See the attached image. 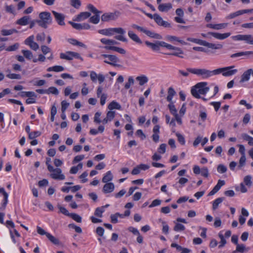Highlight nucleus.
<instances>
[{"label": "nucleus", "instance_id": "1", "mask_svg": "<svg viewBox=\"0 0 253 253\" xmlns=\"http://www.w3.org/2000/svg\"><path fill=\"white\" fill-rule=\"evenodd\" d=\"M100 34L106 36H112L115 33L120 34V35L116 36L115 38L119 41L124 42H127V39L124 36L126 33V31L122 28H110L108 29H101L98 31Z\"/></svg>", "mask_w": 253, "mask_h": 253}, {"label": "nucleus", "instance_id": "2", "mask_svg": "<svg viewBox=\"0 0 253 253\" xmlns=\"http://www.w3.org/2000/svg\"><path fill=\"white\" fill-rule=\"evenodd\" d=\"M207 82H200L193 86L191 89L192 95L196 98H201L200 94H206L210 89Z\"/></svg>", "mask_w": 253, "mask_h": 253}, {"label": "nucleus", "instance_id": "3", "mask_svg": "<svg viewBox=\"0 0 253 253\" xmlns=\"http://www.w3.org/2000/svg\"><path fill=\"white\" fill-rule=\"evenodd\" d=\"M39 17L40 19L36 20L37 23L44 29H46L52 23V18L49 12H41L39 13Z\"/></svg>", "mask_w": 253, "mask_h": 253}, {"label": "nucleus", "instance_id": "4", "mask_svg": "<svg viewBox=\"0 0 253 253\" xmlns=\"http://www.w3.org/2000/svg\"><path fill=\"white\" fill-rule=\"evenodd\" d=\"M187 71L192 74L208 78L214 75V70L210 71L206 69L187 68Z\"/></svg>", "mask_w": 253, "mask_h": 253}, {"label": "nucleus", "instance_id": "5", "mask_svg": "<svg viewBox=\"0 0 253 253\" xmlns=\"http://www.w3.org/2000/svg\"><path fill=\"white\" fill-rule=\"evenodd\" d=\"M234 66H231L224 68H218L214 70V75H218L222 73L224 77H229L235 74L237 72V69H233Z\"/></svg>", "mask_w": 253, "mask_h": 253}, {"label": "nucleus", "instance_id": "6", "mask_svg": "<svg viewBox=\"0 0 253 253\" xmlns=\"http://www.w3.org/2000/svg\"><path fill=\"white\" fill-rule=\"evenodd\" d=\"M132 27L145 34L147 36H148V37H149L150 38L158 39V40H161L162 39V36L161 35H160L158 33H156L155 32H152L151 31H149L143 27H140L136 24H133L132 25Z\"/></svg>", "mask_w": 253, "mask_h": 253}, {"label": "nucleus", "instance_id": "7", "mask_svg": "<svg viewBox=\"0 0 253 253\" xmlns=\"http://www.w3.org/2000/svg\"><path fill=\"white\" fill-rule=\"evenodd\" d=\"M60 57L61 59L67 60H72L74 58L79 59L81 61L83 60V58L80 56L79 53L70 51H67L65 53H61L60 54Z\"/></svg>", "mask_w": 253, "mask_h": 253}, {"label": "nucleus", "instance_id": "8", "mask_svg": "<svg viewBox=\"0 0 253 253\" xmlns=\"http://www.w3.org/2000/svg\"><path fill=\"white\" fill-rule=\"evenodd\" d=\"M50 172H52L50 174V177L56 180H64L65 178V175L62 173V170L60 168L54 169L52 167V170H48Z\"/></svg>", "mask_w": 253, "mask_h": 253}, {"label": "nucleus", "instance_id": "9", "mask_svg": "<svg viewBox=\"0 0 253 253\" xmlns=\"http://www.w3.org/2000/svg\"><path fill=\"white\" fill-rule=\"evenodd\" d=\"M232 38L235 41H244L247 43L253 44V38L251 35H238L233 36Z\"/></svg>", "mask_w": 253, "mask_h": 253}, {"label": "nucleus", "instance_id": "10", "mask_svg": "<svg viewBox=\"0 0 253 253\" xmlns=\"http://www.w3.org/2000/svg\"><path fill=\"white\" fill-rule=\"evenodd\" d=\"M52 13L54 15L55 21L59 25L64 26L65 25L64 22L65 16L64 14L54 10L52 11Z\"/></svg>", "mask_w": 253, "mask_h": 253}, {"label": "nucleus", "instance_id": "11", "mask_svg": "<svg viewBox=\"0 0 253 253\" xmlns=\"http://www.w3.org/2000/svg\"><path fill=\"white\" fill-rule=\"evenodd\" d=\"M117 13L119 14V12H111V13H105L103 14L101 16V20L103 22H108L110 20H114L116 19L118 15Z\"/></svg>", "mask_w": 253, "mask_h": 253}, {"label": "nucleus", "instance_id": "12", "mask_svg": "<svg viewBox=\"0 0 253 253\" xmlns=\"http://www.w3.org/2000/svg\"><path fill=\"white\" fill-rule=\"evenodd\" d=\"M90 77L93 82H96L97 80H98L100 84L104 82L105 80V77L103 74H99L97 75L94 71L90 72Z\"/></svg>", "mask_w": 253, "mask_h": 253}, {"label": "nucleus", "instance_id": "13", "mask_svg": "<svg viewBox=\"0 0 253 253\" xmlns=\"http://www.w3.org/2000/svg\"><path fill=\"white\" fill-rule=\"evenodd\" d=\"M108 60H104V62L107 64H110L115 67H119L120 65L117 64V63L119 62V59L118 57L114 55H110L108 58Z\"/></svg>", "mask_w": 253, "mask_h": 253}, {"label": "nucleus", "instance_id": "14", "mask_svg": "<svg viewBox=\"0 0 253 253\" xmlns=\"http://www.w3.org/2000/svg\"><path fill=\"white\" fill-rule=\"evenodd\" d=\"M209 34L212 36L215 39H218V40H224L228 37H229L231 35L230 33H226L224 34H220L218 33H215V32H210L209 33Z\"/></svg>", "mask_w": 253, "mask_h": 253}, {"label": "nucleus", "instance_id": "15", "mask_svg": "<svg viewBox=\"0 0 253 253\" xmlns=\"http://www.w3.org/2000/svg\"><path fill=\"white\" fill-rule=\"evenodd\" d=\"M225 184V181L222 180H219L217 184L214 187L212 190L209 193L208 196H212L215 194L220 189L221 187Z\"/></svg>", "mask_w": 253, "mask_h": 253}, {"label": "nucleus", "instance_id": "16", "mask_svg": "<svg viewBox=\"0 0 253 253\" xmlns=\"http://www.w3.org/2000/svg\"><path fill=\"white\" fill-rule=\"evenodd\" d=\"M253 9H245V10H240L235 12L231 13L230 15L228 16V18L230 19L234 18L238 16L243 14L244 13H247L249 12H252Z\"/></svg>", "mask_w": 253, "mask_h": 253}, {"label": "nucleus", "instance_id": "17", "mask_svg": "<svg viewBox=\"0 0 253 253\" xmlns=\"http://www.w3.org/2000/svg\"><path fill=\"white\" fill-rule=\"evenodd\" d=\"M114 184L112 182L106 183L103 187V192L104 193H109L114 191Z\"/></svg>", "mask_w": 253, "mask_h": 253}, {"label": "nucleus", "instance_id": "18", "mask_svg": "<svg viewBox=\"0 0 253 253\" xmlns=\"http://www.w3.org/2000/svg\"><path fill=\"white\" fill-rule=\"evenodd\" d=\"M251 74H253V70L252 69H250L245 72L242 75L240 82L243 83L248 81L250 79Z\"/></svg>", "mask_w": 253, "mask_h": 253}, {"label": "nucleus", "instance_id": "19", "mask_svg": "<svg viewBox=\"0 0 253 253\" xmlns=\"http://www.w3.org/2000/svg\"><path fill=\"white\" fill-rule=\"evenodd\" d=\"M90 15L91 14L88 12H81L77 16L74 20L77 21H81L90 17Z\"/></svg>", "mask_w": 253, "mask_h": 253}, {"label": "nucleus", "instance_id": "20", "mask_svg": "<svg viewBox=\"0 0 253 253\" xmlns=\"http://www.w3.org/2000/svg\"><path fill=\"white\" fill-rule=\"evenodd\" d=\"M104 48L106 50H113L122 54H125L126 52V50L124 49L119 47L114 46H105Z\"/></svg>", "mask_w": 253, "mask_h": 253}, {"label": "nucleus", "instance_id": "21", "mask_svg": "<svg viewBox=\"0 0 253 253\" xmlns=\"http://www.w3.org/2000/svg\"><path fill=\"white\" fill-rule=\"evenodd\" d=\"M30 19L29 16H25L18 19L16 21V24L21 26H25L29 23Z\"/></svg>", "mask_w": 253, "mask_h": 253}, {"label": "nucleus", "instance_id": "22", "mask_svg": "<svg viewBox=\"0 0 253 253\" xmlns=\"http://www.w3.org/2000/svg\"><path fill=\"white\" fill-rule=\"evenodd\" d=\"M172 8L170 3L160 4L158 6V9L161 12L168 11Z\"/></svg>", "mask_w": 253, "mask_h": 253}, {"label": "nucleus", "instance_id": "23", "mask_svg": "<svg viewBox=\"0 0 253 253\" xmlns=\"http://www.w3.org/2000/svg\"><path fill=\"white\" fill-rule=\"evenodd\" d=\"M128 36L134 42L137 43L141 44L142 41L138 36L134 33L132 31H129L128 32Z\"/></svg>", "mask_w": 253, "mask_h": 253}, {"label": "nucleus", "instance_id": "24", "mask_svg": "<svg viewBox=\"0 0 253 253\" xmlns=\"http://www.w3.org/2000/svg\"><path fill=\"white\" fill-rule=\"evenodd\" d=\"M100 42L106 46H112V45L117 44L118 42L114 40L107 39L102 38L100 40Z\"/></svg>", "mask_w": 253, "mask_h": 253}, {"label": "nucleus", "instance_id": "25", "mask_svg": "<svg viewBox=\"0 0 253 253\" xmlns=\"http://www.w3.org/2000/svg\"><path fill=\"white\" fill-rule=\"evenodd\" d=\"M158 44H159V47H165L169 49H177L178 51H180L179 49L176 48V46H174L171 44H168L163 41H158Z\"/></svg>", "mask_w": 253, "mask_h": 253}, {"label": "nucleus", "instance_id": "26", "mask_svg": "<svg viewBox=\"0 0 253 253\" xmlns=\"http://www.w3.org/2000/svg\"><path fill=\"white\" fill-rule=\"evenodd\" d=\"M203 45L212 49H220L222 47V45L221 44H216L214 43L208 42L205 41L204 42Z\"/></svg>", "mask_w": 253, "mask_h": 253}, {"label": "nucleus", "instance_id": "27", "mask_svg": "<svg viewBox=\"0 0 253 253\" xmlns=\"http://www.w3.org/2000/svg\"><path fill=\"white\" fill-rule=\"evenodd\" d=\"M168 93L167 100L168 102H171L173 97L176 94V92L172 87H170L168 88Z\"/></svg>", "mask_w": 253, "mask_h": 253}, {"label": "nucleus", "instance_id": "28", "mask_svg": "<svg viewBox=\"0 0 253 253\" xmlns=\"http://www.w3.org/2000/svg\"><path fill=\"white\" fill-rule=\"evenodd\" d=\"M145 43L147 46L149 47L154 51H158L160 50V48L159 47V44H158V41H157L155 43H152L148 41H145Z\"/></svg>", "mask_w": 253, "mask_h": 253}, {"label": "nucleus", "instance_id": "29", "mask_svg": "<svg viewBox=\"0 0 253 253\" xmlns=\"http://www.w3.org/2000/svg\"><path fill=\"white\" fill-rule=\"evenodd\" d=\"M64 70V68L62 66L56 65L53 67H49L47 69V71L48 72H62Z\"/></svg>", "mask_w": 253, "mask_h": 253}, {"label": "nucleus", "instance_id": "30", "mask_svg": "<svg viewBox=\"0 0 253 253\" xmlns=\"http://www.w3.org/2000/svg\"><path fill=\"white\" fill-rule=\"evenodd\" d=\"M113 178V176L111 171H108L103 177L102 182L103 183H109L108 182L111 181Z\"/></svg>", "mask_w": 253, "mask_h": 253}, {"label": "nucleus", "instance_id": "31", "mask_svg": "<svg viewBox=\"0 0 253 253\" xmlns=\"http://www.w3.org/2000/svg\"><path fill=\"white\" fill-rule=\"evenodd\" d=\"M108 108L110 110L115 109L120 110L121 108V106L118 102L113 101L109 104Z\"/></svg>", "mask_w": 253, "mask_h": 253}, {"label": "nucleus", "instance_id": "32", "mask_svg": "<svg viewBox=\"0 0 253 253\" xmlns=\"http://www.w3.org/2000/svg\"><path fill=\"white\" fill-rule=\"evenodd\" d=\"M136 80L139 81L140 85H143L148 81V78L145 76H138L136 78Z\"/></svg>", "mask_w": 253, "mask_h": 253}, {"label": "nucleus", "instance_id": "33", "mask_svg": "<svg viewBox=\"0 0 253 253\" xmlns=\"http://www.w3.org/2000/svg\"><path fill=\"white\" fill-rule=\"evenodd\" d=\"M68 42L74 45L81 46L83 47L86 48V45L83 42L78 41L77 40L74 39H70L68 40Z\"/></svg>", "mask_w": 253, "mask_h": 253}, {"label": "nucleus", "instance_id": "34", "mask_svg": "<svg viewBox=\"0 0 253 253\" xmlns=\"http://www.w3.org/2000/svg\"><path fill=\"white\" fill-rule=\"evenodd\" d=\"M18 31L15 29H12L9 30L3 29L1 31V34L2 36H8L12 35L13 33H16Z\"/></svg>", "mask_w": 253, "mask_h": 253}, {"label": "nucleus", "instance_id": "35", "mask_svg": "<svg viewBox=\"0 0 253 253\" xmlns=\"http://www.w3.org/2000/svg\"><path fill=\"white\" fill-rule=\"evenodd\" d=\"M21 52L23 54L24 57L28 60H31L33 57V54L30 50H22Z\"/></svg>", "mask_w": 253, "mask_h": 253}, {"label": "nucleus", "instance_id": "36", "mask_svg": "<svg viewBox=\"0 0 253 253\" xmlns=\"http://www.w3.org/2000/svg\"><path fill=\"white\" fill-rule=\"evenodd\" d=\"M224 199V198L221 197L216 199L214 200L212 204V209L213 210H215L218 207L219 204H220Z\"/></svg>", "mask_w": 253, "mask_h": 253}, {"label": "nucleus", "instance_id": "37", "mask_svg": "<svg viewBox=\"0 0 253 253\" xmlns=\"http://www.w3.org/2000/svg\"><path fill=\"white\" fill-rule=\"evenodd\" d=\"M242 138L247 141H248V144L250 145H253V138L249 136L246 133H243L242 134Z\"/></svg>", "mask_w": 253, "mask_h": 253}, {"label": "nucleus", "instance_id": "38", "mask_svg": "<svg viewBox=\"0 0 253 253\" xmlns=\"http://www.w3.org/2000/svg\"><path fill=\"white\" fill-rule=\"evenodd\" d=\"M252 53H253L252 51L240 52H238V53L232 54L231 55V58H235V57H240L241 56L252 54Z\"/></svg>", "mask_w": 253, "mask_h": 253}, {"label": "nucleus", "instance_id": "39", "mask_svg": "<svg viewBox=\"0 0 253 253\" xmlns=\"http://www.w3.org/2000/svg\"><path fill=\"white\" fill-rule=\"evenodd\" d=\"M176 48L179 49L180 51H178L177 49H173L174 50H175V51L173 52L172 53H169L168 54L177 56L182 58H183V56L180 55V54H183V51H182V50L181 48L177 47H176Z\"/></svg>", "mask_w": 253, "mask_h": 253}, {"label": "nucleus", "instance_id": "40", "mask_svg": "<svg viewBox=\"0 0 253 253\" xmlns=\"http://www.w3.org/2000/svg\"><path fill=\"white\" fill-rule=\"evenodd\" d=\"M100 20L99 14H95L89 18V21L94 24H98Z\"/></svg>", "mask_w": 253, "mask_h": 253}, {"label": "nucleus", "instance_id": "41", "mask_svg": "<svg viewBox=\"0 0 253 253\" xmlns=\"http://www.w3.org/2000/svg\"><path fill=\"white\" fill-rule=\"evenodd\" d=\"M48 240L52 242L53 244L55 245H59V241L58 239L56 238L55 237L51 235L50 233L47 234L46 236Z\"/></svg>", "mask_w": 253, "mask_h": 253}, {"label": "nucleus", "instance_id": "42", "mask_svg": "<svg viewBox=\"0 0 253 253\" xmlns=\"http://www.w3.org/2000/svg\"><path fill=\"white\" fill-rule=\"evenodd\" d=\"M69 216L71 217L73 220L78 223H81L82 222V217L77 213H71L70 214Z\"/></svg>", "mask_w": 253, "mask_h": 253}, {"label": "nucleus", "instance_id": "43", "mask_svg": "<svg viewBox=\"0 0 253 253\" xmlns=\"http://www.w3.org/2000/svg\"><path fill=\"white\" fill-rule=\"evenodd\" d=\"M226 25H227V24H226V23L214 24V25L210 24L209 26V27L212 29H213L219 30L222 28H225L226 26Z\"/></svg>", "mask_w": 253, "mask_h": 253}, {"label": "nucleus", "instance_id": "44", "mask_svg": "<svg viewBox=\"0 0 253 253\" xmlns=\"http://www.w3.org/2000/svg\"><path fill=\"white\" fill-rule=\"evenodd\" d=\"M6 77L10 79H21V76L20 74L9 73L6 75Z\"/></svg>", "mask_w": 253, "mask_h": 253}, {"label": "nucleus", "instance_id": "45", "mask_svg": "<svg viewBox=\"0 0 253 253\" xmlns=\"http://www.w3.org/2000/svg\"><path fill=\"white\" fill-rule=\"evenodd\" d=\"M104 210L103 208L98 207L94 211V215L96 216L102 217V213L104 212Z\"/></svg>", "mask_w": 253, "mask_h": 253}, {"label": "nucleus", "instance_id": "46", "mask_svg": "<svg viewBox=\"0 0 253 253\" xmlns=\"http://www.w3.org/2000/svg\"><path fill=\"white\" fill-rule=\"evenodd\" d=\"M47 94H53L55 95H58L59 94L58 90L55 87L53 86H51L49 87L47 89H46Z\"/></svg>", "mask_w": 253, "mask_h": 253}, {"label": "nucleus", "instance_id": "47", "mask_svg": "<svg viewBox=\"0 0 253 253\" xmlns=\"http://www.w3.org/2000/svg\"><path fill=\"white\" fill-rule=\"evenodd\" d=\"M170 103L168 105V108L169 109L170 112L171 114H172L173 116L177 114V110L175 107L174 105L173 104V102H170Z\"/></svg>", "mask_w": 253, "mask_h": 253}, {"label": "nucleus", "instance_id": "48", "mask_svg": "<svg viewBox=\"0 0 253 253\" xmlns=\"http://www.w3.org/2000/svg\"><path fill=\"white\" fill-rule=\"evenodd\" d=\"M71 5L75 8L78 9L81 5V2L80 0H71Z\"/></svg>", "mask_w": 253, "mask_h": 253}, {"label": "nucleus", "instance_id": "49", "mask_svg": "<svg viewBox=\"0 0 253 253\" xmlns=\"http://www.w3.org/2000/svg\"><path fill=\"white\" fill-rule=\"evenodd\" d=\"M187 40L189 42H191L202 45H203L204 42V41L198 39H195V38H188L187 39Z\"/></svg>", "mask_w": 253, "mask_h": 253}, {"label": "nucleus", "instance_id": "50", "mask_svg": "<svg viewBox=\"0 0 253 253\" xmlns=\"http://www.w3.org/2000/svg\"><path fill=\"white\" fill-rule=\"evenodd\" d=\"M185 229V226L180 223H176L174 227H173V230L175 231H184Z\"/></svg>", "mask_w": 253, "mask_h": 253}, {"label": "nucleus", "instance_id": "51", "mask_svg": "<svg viewBox=\"0 0 253 253\" xmlns=\"http://www.w3.org/2000/svg\"><path fill=\"white\" fill-rule=\"evenodd\" d=\"M41 134V132L39 131H35L33 132H31L29 134V138L30 139H33L36 137H37L39 136H40Z\"/></svg>", "mask_w": 253, "mask_h": 253}, {"label": "nucleus", "instance_id": "52", "mask_svg": "<svg viewBox=\"0 0 253 253\" xmlns=\"http://www.w3.org/2000/svg\"><path fill=\"white\" fill-rule=\"evenodd\" d=\"M58 208L59 209L60 212L66 216H69L70 213L68 211L63 207H62L60 205H58Z\"/></svg>", "mask_w": 253, "mask_h": 253}, {"label": "nucleus", "instance_id": "53", "mask_svg": "<svg viewBox=\"0 0 253 253\" xmlns=\"http://www.w3.org/2000/svg\"><path fill=\"white\" fill-rule=\"evenodd\" d=\"M236 249L233 251V253H236V252L243 253L245 250V246L243 244H238L236 245Z\"/></svg>", "mask_w": 253, "mask_h": 253}, {"label": "nucleus", "instance_id": "54", "mask_svg": "<svg viewBox=\"0 0 253 253\" xmlns=\"http://www.w3.org/2000/svg\"><path fill=\"white\" fill-rule=\"evenodd\" d=\"M87 8L94 14H100L101 11L97 10L92 4H89L87 5Z\"/></svg>", "mask_w": 253, "mask_h": 253}, {"label": "nucleus", "instance_id": "55", "mask_svg": "<svg viewBox=\"0 0 253 253\" xmlns=\"http://www.w3.org/2000/svg\"><path fill=\"white\" fill-rule=\"evenodd\" d=\"M133 84L134 80L132 77H129L128 79V82L125 84V88L126 89H128L131 85Z\"/></svg>", "mask_w": 253, "mask_h": 253}, {"label": "nucleus", "instance_id": "56", "mask_svg": "<svg viewBox=\"0 0 253 253\" xmlns=\"http://www.w3.org/2000/svg\"><path fill=\"white\" fill-rule=\"evenodd\" d=\"M154 20L159 26H161V23H162L164 21L162 18L159 14L156 13H155V16H154Z\"/></svg>", "mask_w": 253, "mask_h": 253}, {"label": "nucleus", "instance_id": "57", "mask_svg": "<svg viewBox=\"0 0 253 253\" xmlns=\"http://www.w3.org/2000/svg\"><path fill=\"white\" fill-rule=\"evenodd\" d=\"M176 135L177 137L178 142L182 145H184L185 143V138L182 135L179 133H176Z\"/></svg>", "mask_w": 253, "mask_h": 253}, {"label": "nucleus", "instance_id": "58", "mask_svg": "<svg viewBox=\"0 0 253 253\" xmlns=\"http://www.w3.org/2000/svg\"><path fill=\"white\" fill-rule=\"evenodd\" d=\"M218 172L220 173H225L227 171V168L223 165H219L217 168Z\"/></svg>", "mask_w": 253, "mask_h": 253}, {"label": "nucleus", "instance_id": "59", "mask_svg": "<svg viewBox=\"0 0 253 253\" xmlns=\"http://www.w3.org/2000/svg\"><path fill=\"white\" fill-rule=\"evenodd\" d=\"M19 44L18 43H16L11 46H8L6 50L8 51H15L18 48Z\"/></svg>", "mask_w": 253, "mask_h": 253}, {"label": "nucleus", "instance_id": "60", "mask_svg": "<svg viewBox=\"0 0 253 253\" xmlns=\"http://www.w3.org/2000/svg\"><path fill=\"white\" fill-rule=\"evenodd\" d=\"M252 176L250 175H247L245 177L244 179V182L247 186H251L252 184Z\"/></svg>", "mask_w": 253, "mask_h": 253}, {"label": "nucleus", "instance_id": "61", "mask_svg": "<svg viewBox=\"0 0 253 253\" xmlns=\"http://www.w3.org/2000/svg\"><path fill=\"white\" fill-rule=\"evenodd\" d=\"M69 23L75 29L82 30V24L74 23L72 21H69Z\"/></svg>", "mask_w": 253, "mask_h": 253}, {"label": "nucleus", "instance_id": "62", "mask_svg": "<svg viewBox=\"0 0 253 253\" xmlns=\"http://www.w3.org/2000/svg\"><path fill=\"white\" fill-rule=\"evenodd\" d=\"M115 116V112L114 111H108L107 113L106 117L109 121H111Z\"/></svg>", "mask_w": 253, "mask_h": 253}, {"label": "nucleus", "instance_id": "63", "mask_svg": "<svg viewBox=\"0 0 253 253\" xmlns=\"http://www.w3.org/2000/svg\"><path fill=\"white\" fill-rule=\"evenodd\" d=\"M201 174L203 176L208 177L209 174L208 169L207 167H203L202 168Z\"/></svg>", "mask_w": 253, "mask_h": 253}, {"label": "nucleus", "instance_id": "64", "mask_svg": "<svg viewBox=\"0 0 253 253\" xmlns=\"http://www.w3.org/2000/svg\"><path fill=\"white\" fill-rule=\"evenodd\" d=\"M69 106V103L66 101L63 100L61 102V111L62 112H65L67 108Z\"/></svg>", "mask_w": 253, "mask_h": 253}]
</instances>
